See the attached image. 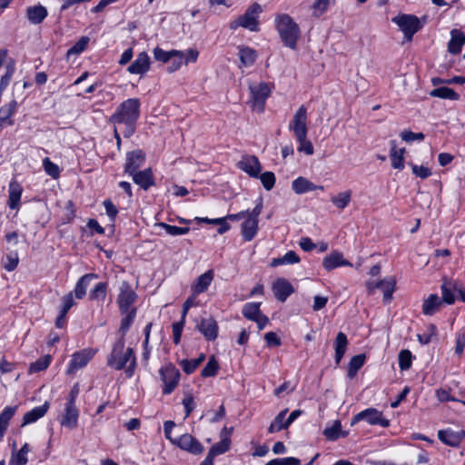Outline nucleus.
Masks as SVG:
<instances>
[{
  "mask_svg": "<svg viewBox=\"0 0 465 465\" xmlns=\"http://www.w3.org/2000/svg\"><path fill=\"white\" fill-rule=\"evenodd\" d=\"M140 106L139 99L129 98L121 103L110 117L111 123L123 127L122 134L125 138L131 137L135 132L140 116Z\"/></svg>",
  "mask_w": 465,
  "mask_h": 465,
  "instance_id": "nucleus-1",
  "label": "nucleus"
},
{
  "mask_svg": "<svg viewBox=\"0 0 465 465\" xmlns=\"http://www.w3.org/2000/svg\"><path fill=\"white\" fill-rule=\"evenodd\" d=\"M107 365L116 371L125 368V374L131 378L136 367V358L132 348L125 349V341L120 337L114 344L111 353L107 357Z\"/></svg>",
  "mask_w": 465,
  "mask_h": 465,
  "instance_id": "nucleus-2",
  "label": "nucleus"
},
{
  "mask_svg": "<svg viewBox=\"0 0 465 465\" xmlns=\"http://www.w3.org/2000/svg\"><path fill=\"white\" fill-rule=\"evenodd\" d=\"M275 28L283 45L295 50L301 31L294 20L287 14H278L275 17Z\"/></svg>",
  "mask_w": 465,
  "mask_h": 465,
  "instance_id": "nucleus-3",
  "label": "nucleus"
},
{
  "mask_svg": "<svg viewBox=\"0 0 465 465\" xmlns=\"http://www.w3.org/2000/svg\"><path fill=\"white\" fill-rule=\"evenodd\" d=\"M262 211V199L259 198L252 211L242 224V235L244 241H252L258 231L259 216Z\"/></svg>",
  "mask_w": 465,
  "mask_h": 465,
  "instance_id": "nucleus-4",
  "label": "nucleus"
},
{
  "mask_svg": "<svg viewBox=\"0 0 465 465\" xmlns=\"http://www.w3.org/2000/svg\"><path fill=\"white\" fill-rule=\"evenodd\" d=\"M392 22L399 26L408 41H411L422 26L420 19L413 15H397L392 18Z\"/></svg>",
  "mask_w": 465,
  "mask_h": 465,
  "instance_id": "nucleus-5",
  "label": "nucleus"
},
{
  "mask_svg": "<svg viewBox=\"0 0 465 465\" xmlns=\"http://www.w3.org/2000/svg\"><path fill=\"white\" fill-rule=\"evenodd\" d=\"M361 420H365L371 425H380L382 428L390 426L389 420L382 417L381 411L375 408H368L360 411L351 419V425L353 426Z\"/></svg>",
  "mask_w": 465,
  "mask_h": 465,
  "instance_id": "nucleus-6",
  "label": "nucleus"
},
{
  "mask_svg": "<svg viewBox=\"0 0 465 465\" xmlns=\"http://www.w3.org/2000/svg\"><path fill=\"white\" fill-rule=\"evenodd\" d=\"M161 380L164 386L163 388V393L168 395L172 393L177 387L180 380V371L173 364H168L162 367L159 371Z\"/></svg>",
  "mask_w": 465,
  "mask_h": 465,
  "instance_id": "nucleus-7",
  "label": "nucleus"
},
{
  "mask_svg": "<svg viewBox=\"0 0 465 465\" xmlns=\"http://www.w3.org/2000/svg\"><path fill=\"white\" fill-rule=\"evenodd\" d=\"M307 107L302 104L295 112L289 124V129L293 132L296 138L307 136Z\"/></svg>",
  "mask_w": 465,
  "mask_h": 465,
  "instance_id": "nucleus-8",
  "label": "nucleus"
},
{
  "mask_svg": "<svg viewBox=\"0 0 465 465\" xmlns=\"http://www.w3.org/2000/svg\"><path fill=\"white\" fill-rule=\"evenodd\" d=\"M249 88L252 95V108L262 112L265 102L272 92L270 85L262 82L258 84L250 85Z\"/></svg>",
  "mask_w": 465,
  "mask_h": 465,
  "instance_id": "nucleus-9",
  "label": "nucleus"
},
{
  "mask_svg": "<svg viewBox=\"0 0 465 465\" xmlns=\"http://www.w3.org/2000/svg\"><path fill=\"white\" fill-rule=\"evenodd\" d=\"M262 11V6L259 4L254 3L251 5L245 13L239 16L241 26L252 32H258L260 30L258 16Z\"/></svg>",
  "mask_w": 465,
  "mask_h": 465,
  "instance_id": "nucleus-10",
  "label": "nucleus"
},
{
  "mask_svg": "<svg viewBox=\"0 0 465 465\" xmlns=\"http://www.w3.org/2000/svg\"><path fill=\"white\" fill-rule=\"evenodd\" d=\"M181 450L187 451L193 455H200L204 451L203 445L193 435L184 433L175 438L174 444Z\"/></svg>",
  "mask_w": 465,
  "mask_h": 465,
  "instance_id": "nucleus-11",
  "label": "nucleus"
},
{
  "mask_svg": "<svg viewBox=\"0 0 465 465\" xmlns=\"http://www.w3.org/2000/svg\"><path fill=\"white\" fill-rule=\"evenodd\" d=\"M136 298L137 295L132 289L130 283L123 282L117 297V303L121 313H125L128 312V311H131V305L135 302Z\"/></svg>",
  "mask_w": 465,
  "mask_h": 465,
  "instance_id": "nucleus-12",
  "label": "nucleus"
},
{
  "mask_svg": "<svg viewBox=\"0 0 465 465\" xmlns=\"http://www.w3.org/2000/svg\"><path fill=\"white\" fill-rule=\"evenodd\" d=\"M146 155L141 149L128 152L125 157L124 163V173L128 175L133 174L139 171V169L144 164Z\"/></svg>",
  "mask_w": 465,
  "mask_h": 465,
  "instance_id": "nucleus-13",
  "label": "nucleus"
},
{
  "mask_svg": "<svg viewBox=\"0 0 465 465\" xmlns=\"http://www.w3.org/2000/svg\"><path fill=\"white\" fill-rule=\"evenodd\" d=\"M442 302L452 304L455 302L456 293L459 294L461 302H465V291L456 282L444 280L441 284Z\"/></svg>",
  "mask_w": 465,
  "mask_h": 465,
  "instance_id": "nucleus-14",
  "label": "nucleus"
},
{
  "mask_svg": "<svg viewBox=\"0 0 465 465\" xmlns=\"http://www.w3.org/2000/svg\"><path fill=\"white\" fill-rule=\"evenodd\" d=\"M95 350L86 348L76 351L72 355L67 373H74L77 370L84 368L94 356Z\"/></svg>",
  "mask_w": 465,
  "mask_h": 465,
  "instance_id": "nucleus-15",
  "label": "nucleus"
},
{
  "mask_svg": "<svg viewBox=\"0 0 465 465\" xmlns=\"http://www.w3.org/2000/svg\"><path fill=\"white\" fill-rule=\"evenodd\" d=\"M237 166L252 178H258L262 171L261 163L254 155H243L241 161L238 162Z\"/></svg>",
  "mask_w": 465,
  "mask_h": 465,
  "instance_id": "nucleus-16",
  "label": "nucleus"
},
{
  "mask_svg": "<svg viewBox=\"0 0 465 465\" xmlns=\"http://www.w3.org/2000/svg\"><path fill=\"white\" fill-rule=\"evenodd\" d=\"M151 65V61L146 52H141L137 54L135 60L128 66L127 71L132 74H144Z\"/></svg>",
  "mask_w": 465,
  "mask_h": 465,
  "instance_id": "nucleus-17",
  "label": "nucleus"
},
{
  "mask_svg": "<svg viewBox=\"0 0 465 465\" xmlns=\"http://www.w3.org/2000/svg\"><path fill=\"white\" fill-rule=\"evenodd\" d=\"M272 292L278 301L285 302L294 289L286 279L278 278L272 284Z\"/></svg>",
  "mask_w": 465,
  "mask_h": 465,
  "instance_id": "nucleus-18",
  "label": "nucleus"
},
{
  "mask_svg": "<svg viewBox=\"0 0 465 465\" xmlns=\"http://www.w3.org/2000/svg\"><path fill=\"white\" fill-rule=\"evenodd\" d=\"M196 328L208 341H214L218 336L219 328L213 318L203 319Z\"/></svg>",
  "mask_w": 465,
  "mask_h": 465,
  "instance_id": "nucleus-19",
  "label": "nucleus"
},
{
  "mask_svg": "<svg viewBox=\"0 0 465 465\" xmlns=\"http://www.w3.org/2000/svg\"><path fill=\"white\" fill-rule=\"evenodd\" d=\"M134 183L139 185L143 190L147 191L155 184L152 168H146L138 171L130 175Z\"/></svg>",
  "mask_w": 465,
  "mask_h": 465,
  "instance_id": "nucleus-20",
  "label": "nucleus"
},
{
  "mask_svg": "<svg viewBox=\"0 0 465 465\" xmlns=\"http://www.w3.org/2000/svg\"><path fill=\"white\" fill-rule=\"evenodd\" d=\"M322 266L327 271H331L341 266H351V263L343 258L341 252L333 251L322 261Z\"/></svg>",
  "mask_w": 465,
  "mask_h": 465,
  "instance_id": "nucleus-21",
  "label": "nucleus"
},
{
  "mask_svg": "<svg viewBox=\"0 0 465 465\" xmlns=\"http://www.w3.org/2000/svg\"><path fill=\"white\" fill-rule=\"evenodd\" d=\"M292 189L297 194H303L314 190L323 191L324 187L322 185H315L307 178L300 176L292 181Z\"/></svg>",
  "mask_w": 465,
  "mask_h": 465,
  "instance_id": "nucleus-22",
  "label": "nucleus"
},
{
  "mask_svg": "<svg viewBox=\"0 0 465 465\" xmlns=\"http://www.w3.org/2000/svg\"><path fill=\"white\" fill-rule=\"evenodd\" d=\"M78 417L79 411L76 405L65 404L64 414L61 420V425L68 429H74L77 427Z\"/></svg>",
  "mask_w": 465,
  "mask_h": 465,
  "instance_id": "nucleus-23",
  "label": "nucleus"
},
{
  "mask_svg": "<svg viewBox=\"0 0 465 465\" xmlns=\"http://www.w3.org/2000/svg\"><path fill=\"white\" fill-rule=\"evenodd\" d=\"M48 15L47 9L42 5L28 6L26 8V17L33 25L41 24Z\"/></svg>",
  "mask_w": 465,
  "mask_h": 465,
  "instance_id": "nucleus-24",
  "label": "nucleus"
},
{
  "mask_svg": "<svg viewBox=\"0 0 465 465\" xmlns=\"http://www.w3.org/2000/svg\"><path fill=\"white\" fill-rule=\"evenodd\" d=\"M49 409V403L45 401L43 405L35 407L33 410L27 411L23 417L22 426H25L35 422L40 418L44 417Z\"/></svg>",
  "mask_w": 465,
  "mask_h": 465,
  "instance_id": "nucleus-25",
  "label": "nucleus"
},
{
  "mask_svg": "<svg viewBox=\"0 0 465 465\" xmlns=\"http://www.w3.org/2000/svg\"><path fill=\"white\" fill-rule=\"evenodd\" d=\"M8 206L12 210L18 209L21 200V195L23 193L22 186L15 181H12L9 183V189H8Z\"/></svg>",
  "mask_w": 465,
  "mask_h": 465,
  "instance_id": "nucleus-26",
  "label": "nucleus"
},
{
  "mask_svg": "<svg viewBox=\"0 0 465 465\" xmlns=\"http://www.w3.org/2000/svg\"><path fill=\"white\" fill-rule=\"evenodd\" d=\"M98 275L95 273H86L83 275L76 282L74 293L79 300L83 299L86 294V290L90 285L91 282L97 279Z\"/></svg>",
  "mask_w": 465,
  "mask_h": 465,
  "instance_id": "nucleus-27",
  "label": "nucleus"
},
{
  "mask_svg": "<svg viewBox=\"0 0 465 465\" xmlns=\"http://www.w3.org/2000/svg\"><path fill=\"white\" fill-rule=\"evenodd\" d=\"M404 148L397 149L396 142L394 140L391 141L390 158L392 168L398 170L404 168Z\"/></svg>",
  "mask_w": 465,
  "mask_h": 465,
  "instance_id": "nucleus-28",
  "label": "nucleus"
},
{
  "mask_svg": "<svg viewBox=\"0 0 465 465\" xmlns=\"http://www.w3.org/2000/svg\"><path fill=\"white\" fill-rule=\"evenodd\" d=\"M451 38L448 45V50L452 54H458L461 52V47L465 44V35L457 29L450 32Z\"/></svg>",
  "mask_w": 465,
  "mask_h": 465,
  "instance_id": "nucleus-29",
  "label": "nucleus"
},
{
  "mask_svg": "<svg viewBox=\"0 0 465 465\" xmlns=\"http://www.w3.org/2000/svg\"><path fill=\"white\" fill-rule=\"evenodd\" d=\"M443 303L437 294H430L422 304V312L425 315H433L440 310Z\"/></svg>",
  "mask_w": 465,
  "mask_h": 465,
  "instance_id": "nucleus-30",
  "label": "nucleus"
},
{
  "mask_svg": "<svg viewBox=\"0 0 465 465\" xmlns=\"http://www.w3.org/2000/svg\"><path fill=\"white\" fill-rule=\"evenodd\" d=\"M348 344L349 341L346 334L341 331L338 332L334 341L335 362L337 365L340 364L341 359L343 358Z\"/></svg>",
  "mask_w": 465,
  "mask_h": 465,
  "instance_id": "nucleus-31",
  "label": "nucleus"
},
{
  "mask_svg": "<svg viewBox=\"0 0 465 465\" xmlns=\"http://www.w3.org/2000/svg\"><path fill=\"white\" fill-rule=\"evenodd\" d=\"M439 440L445 445L450 447H459L460 445V438L458 433L450 429L440 430L438 431Z\"/></svg>",
  "mask_w": 465,
  "mask_h": 465,
  "instance_id": "nucleus-32",
  "label": "nucleus"
},
{
  "mask_svg": "<svg viewBox=\"0 0 465 465\" xmlns=\"http://www.w3.org/2000/svg\"><path fill=\"white\" fill-rule=\"evenodd\" d=\"M213 280V270H209V271L205 272L204 273H203L202 275H200L197 278L196 282L193 285V292L196 294L204 292L210 286Z\"/></svg>",
  "mask_w": 465,
  "mask_h": 465,
  "instance_id": "nucleus-33",
  "label": "nucleus"
},
{
  "mask_svg": "<svg viewBox=\"0 0 465 465\" xmlns=\"http://www.w3.org/2000/svg\"><path fill=\"white\" fill-rule=\"evenodd\" d=\"M239 58L242 65L251 66L252 65L257 58V53L254 49L249 46H239Z\"/></svg>",
  "mask_w": 465,
  "mask_h": 465,
  "instance_id": "nucleus-34",
  "label": "nucleus"
},
{
  "mask_svg": "<svg viewBox=\"0 0 465 465\" xmlns=\"http://www.w3.org/2000/svg\"><path fill=\"white\" fill-rule=\"evenodd\" d=\"M18 104L16 100L13 99L9 104H5L0 107V124L8 123V124H13V121L11 120L12 116L16 112Z\"/></svg>",
  "mask_w": 465,
  "mask_h": 465,
  "instance_id": "nucleus-35",
  "label": "nucleus"
},
{
  "mask_svg": "<svg viewBox=\"0 0 465 465\" xmlns=\"http://www.w3.org/2000/svg\"><path fill=\"white\" fill-rule=\"evenodd\" d=\"M347 434V432H343L341 430V423L340 420H335L331 427H327L323 430V435L327 440L331 441H334L341 437L344 438Z\"/></svg>",
  "mask_w": 465,
  "mask_h": 465,
  "instance_id": "nucleus-36",
  "label": "nucleus"
},
{
  "mask_svg": "<svg viewBox=\"0 0 465 465\" xmlns=\"http://www.w3.org/2000/svg\"><path fill=\"white\" fill-rule=\"evenodd\" d=\"M396 282L393 278L385 279L378 282L375 287L383 291V300L385 302L391 301L394 292Z\"/></svg>",
  "mask_w": 465,
  "mask_h": 465,
  "instance_id": "nucleus-37",
  "label": "nucleus"
},
{
  "mask_svg": "<svg viewBox=\"0 0 465 465\" xmlns=\"http://www.w3.org/2000/svg\"><path fill=\"white\" fill-rule=\"evenodd\" d=\"M205 360V355L201 353L196 359L187 360L183 359L179 362V365L182 367L183 371L186 374L193 373Z\"/></svg>",
  "mask_w": 465,
  "mask_h": 465,
  "instance_id": "nucleus-38",
  "label": "nucleus"
},
{
  "mask_svg": "<svg viewBox=\"0 0 465 465\" xmlns=\"http://www.w3.org/2000/svg\"><path fill=\"white\" fill-rule=\"evenodd\" d=\"M231 448V439L227 437L221 438V440L215 444H213L209 451L208 454L212 457L215 458L218 455H222L225 452H227Z\"/></svg>",
  "mask_w": 465,
  "mask_h": 465,
  "instance_id": "nucleus-39",
  "label": "nucleus"
},
{
  "mask_svg": "<svg viewBox=\"0 0 465 465\" xmlns=\"http://www.w3.org/2000/svg\"><path fill=\"white\" fill-rule=\"evenodd\" d=\"M365 359L366 357L364 354H358L351 359L348 364L347 372V375L350 379H352L356 376L358 371L363 366Z\"/></svg>",
  "mask_w": 465,
  "mask_h": 465,
  "instance_id": "nucleus-40",
  "label": "nucleus"
},
{
  "mask_svg": "<svg viewBox=\"0 0 465 465\" xmlns=\"http://www.w3.org/2000/svg\"><path fill=\"white\" fill-rule=\"evenodd\" d=\"M300 262V257L294 251L287 252L283 256L272 259L271 266L276 267L283 264H294Z\"/></svg>",
  "mask_w": 465,
  "mask_h": 465,
  "instance_id": "nucleus-41",
  "label": "nucleus"
},
{
  "mask_svg": "<svg viewBox=\"0 0 465 465\" xmlns=\"http://www.w3.org/2000/svg\"><path fill=\"white\" fill-rule=\"evenodd\" d=\"M430 94L433 97H439L453 101H457L460 99V95L453 89L445 86L433 89Z\"/></svg>",
  "mask_w": 465,
  "mask_h": 465,
  "instance_id": "nucleus-42",
  "label": "nucleus"
},
{
  "mask_svg": "<svg viewBox=\"0 0 465 465\" xmlns=\"http://www.w3.org/2000/svg\"><path fill=\"white\" fill-rule=\"evenodd\" d=\"M125 316L121 321V325L119 328V332L121 333V337L124 340V336L127 333L129 328L133 324L135 316H136V309L132 308L131 311L124 313Z\"/></svg>",
  "mask_w": 465,
  "mask_h": 465,
  "instance_id": "nucleus-43",
  "label": "nucleus"
},
{
  "mask_svg": "<svg viewBox=\"0 0 465 465\" xmlns=\"http://www.w3.org/2000/svg\"><path fill=\"white\" fill-rule=\"evenodd\" d=\"M108 284L107 282H98L89 293V299L91 301H102L104 302L106 297Z\"/></svg>",
  "mask_w": 465,
  "mask_h": 465,
  "instance_id": "nucleus-44",
  "label": "nucleus"
},
{
  "mask_svg": "<svg viewBox=\"0 0 465 465\" xmlns=\"http://www.w3.org/2000/svg\"><path fill=\"white\" fill-rule=\"evenodd\" d=\"M260 302H248L242 308V315L250 320L253 321L262 313L260 310Z\"/></svg>",
  "mask_w": 465,
  "mask_h": 465,
  "instance_id": "nucleus-45",
  "label": "nucleus"
},
{
  "mask_svg": "<svg viewBox=\"0 0 465 465\" xmlns=\"http://www.w3.org/2000/svg\"><path fill=\"white\" fill-rule=\"evenodd\" d=\"M287 412L288 409H284L276 415L268 428L269 433H274L285 430L284 418Z\"/></svg>",
  "mask_w": 465,
  "mask_h": 465,
  "instance_id": "nucleus-46",
  "label": "nucleus"
},
{
  "mask_svg": "<svg viewBox=\"0 0 465 465\" xmlns=\"http://www.w3.org/2000/svg\"><path fill=\"white\" fill-rule=\"evenodd\" d=\"M351 199V191L340 193L338 195L331 197V203L339 209L343 210L348 206Z\"/></svg>",
  "mask_w": 465,
  "mask_h": 465,
  "instance_id": "nucleus-47",
  "label": "nucleus"
},
{
  "mask_svg": "<svg viewBox=\"0 0 465 465\" xmlns=\"http://www.w3.org/2000/svg\"><path fill=\"white\" fill-rule=\"evenodd\" d=\"M90 39L88 36H82L71 48L67 50L66 56L77 55L84 52L89 43Z\"/></svg>",
  "mask_w": 465,
  "mask_h": 465,
  "instance_id": "nucleus-48",
  "label": "nucleus"
},
{
  "mask_svg": "<svg viewBox=\"0 0 465 465\" xmlns=\"http://www.w3.org/2000/svg\"><path fill=\"white\" fill-rule=\"evenodd\" d=\"M51 363V356L45 355L32 362L29 367V373H36L45 370Z\"/></svg>",
  "mask_w": 465,
  "mask_h": 465,
  "instance_id": "nucleus-49",
  "label": "nucleus"
},
{
  "mask_svg": "<svg viewBox=\"0 0 465 465\" xmlns=\"http://www.w3.org/2000/svg\"><path fill=\"white\" fill-rule=\"evenodd\" d=\"M399 367L401 371H407L411 368L412 362V354L409 350H401L398 356Z\"/></svg>",
  "mask_w": 465,
  "mask_h": 465,
  "instance_id": "nucleus-50",
  "label": "nucleus"
},
{
  "mask_svg": "<svg viewBox=\"0 0 465 465\" xmlns=\"http://www.w3.org/2000/svg\"><path fill=\"white\" fill-rule=\"evenodd\" d=\"M17 410V406H8L0 413V427L8 428L10 420L14 417Z\"/></svg>",
  "mask_w": 465,
  "mask_h": 465,
  "instance_id": "nucleus-51",
  "label": "nucleus"
},
{
  "mask_svg": "<svg viewBox=\"0 0 465 465\" xmlns=\"http://www.w3.org/2000/svg\"><path fill=\"white\" fill-rule=\"evenodd\" d=\"M160 227L163 228L165 232L172 236L183 235L189 232V227H178L175 225H170L165 223H160L158 224Z\"/></svg>",
  "mask_w": 465,
  "mask_h": 465,
  "instance_id": "nucleus-52",
  "label": "nucleus"
},
{
  "mask_svg": "<svg viewBox=\"0 0 465 465\" xmlns=\"http://www.w3.org/2000/svg\"><path fill=\"white\" fill-rule=\"evenodd\" d=\"M184 53L182 51L176 50V54H173L172 60H169L170 65L167 68L169 73H173L179 70L183 64Z\"/></svg>",
  "mask_w": 465,
  "mask_h": 465,
  "instance_id": "nucleus-53",
  "label": "nucleus"
},
{
  "mask_svg": "<svg viewBox=\"0 0 465 465\" xmlns=\"http://www.w3.org/2000/svg\"><path fill=\"white\" fill-rule=\"evenodd\" d=\"M261 183L265 190L271 191L275 184V174L272 172H264L262 173H259V177Z\"/></svg>",
  "mask_w": 465,
  "mask_h": 465,
  "instance_id": "nucleus-54",
  "label": "nucleus"
},
{
  "mask_svg": "<svg viewBox=\"0 0 465 465\" xmlns=\"http://www.w3.org/2000/svg\"><path fill=\"white\" fill-rule=\"evenodd\" d=\"M173 54H176V50L165 51L158 46L153 49L154 59L163 63H168L169 60H172Z\"/></svg>",
  "mask_w": 465,
  "mask_h": 465,
  "instance_id": "nucleus-55",
  "label": "nucleus"
},
{
  "mask_svg": "<svg viewBox=\"0 0 465 465\" xmlns=\"http://www.w3.org/2000/svg\"><path fill=\"white\" fill-rule=\"evenodd\" d=\"M219 369V364L214 357H211L205 365V367L202 370L201 375L203 377H213L216 375Z\"/></svg>",
  "mask_w": 465,
  "mask_h": 465,
  "instance_id": "nucleus-56",
  "label": "nucleus"
},
{
  "mask_svg": "<svg viewBox=\"0 0 465 465\" xmlns=\"http://www.w3.org/2000/svg\"><path fill=\"white\" fill-rule=\"evenodd\" d=\"M43 166L45 173L52 178H58L60 175V169L57 164L53 163L48 157L43 160Z\"/></svg>",
  "mask_w": 465,
  "mask_h": 465,
  "instance_id": "nucleus-57",
  "label": "nucleus"
},
{
  "mask_svg": "<svg viewBox=\"0 0 465 465\" xmlns=\"http://www.w3.org/2000/svg\"><path fill=\"white\" fill-rule=\"evenodd\" d=\"M265 465H301V460L293 457L276 458L268 461Z\"/></svg>",
  "mask_w": 465,
  "mask_h": 465,
  "instance_id": "nucleus-58",
  "label": "nucleus"
},
{
  "mask_svg": "<svg viewBox=\"0 0 465 465\" xmlns=\"http://www.w3.org/2000/svg\"><path fill=\"white\" fill-rule=\"evenodd\" d=\"M410 165L411 166L412 173L417 177H420L421 179H427L431 175L430 169L424 165H417L411 163H410Z\"/></svg>",
  "mask_w": 465,
  "mask_h": 465,
  "instance_id": "nucleus-59",
  "label": "nucleus"
},
{
  "mask_svg": "<svg viewBox=\"0 0 465 465\" xmlns=\"http://www.w3.org/2000/svg\"><path fill=\"white\" fill-rule=\"evenodd\" d=\"M401 139L406 143H411L413 141H423L425 135L423 133H413L410 130H404L401 133Z\"/></svg>",
  "mask_w": 465,
  "mask_h": 465,
  "instance_id": "nucleus-60",
  "label": "nucleus"
},
{
  "mask_svg": "<svg viewBox=\"0 0 465 465\" xmlns=\"http://www.w3.org/2000/svg\"><path fill=\"white\" fill-rule=\"evenodd\" d=\"M299 143L298 151L303 152L307 155L313 154V145L311 141L307 140V136L302 138H296Z\"/></svg>",
  "mask_w": 465,
  "mask_h": 465,
  "instance_id": "nucleus-61",
  "label": "nucleus"
},
{
  "mask_svg": "<svg viewBox=\"0 0 465 465\" xmlns=\"http://www.w3.org/2000/svg\"><path fill=\"white\" fill-rule=\"evenodd\" d=\"M15 442L13 444V451L11 455L10 460L18 463L19 465H26L28 462L27 455L22 453L21 451H15Z\"/></svg>",
  "mask_w": 465,
  "mask_h": 465,
  "instance_id": "nucleus-62",
  "label": "nucleus"
},
{
  "mask_svg": "<svg viewBox=\"0 0 465 465\" xmlns=\"http://www.w3.org/2000/svg\"><path fill=\"white\" fill-rule=\"evenodd\" d=\"M185 321L181 319L180 322L173 323V342L175 344H179L182 337L183 329L184 326Z\"/></svg>",
  "mask_w": 465,
  "mask_h": 465,
  "instance_id": "nucleus-63",
  "label": "nucleus"
},
{
  "mask_svg": "<svg viewBox=\"0 0 465 465\" xmlns=\"http://www.w3.org/2000/svg\"><path fill=\"white\" fill-rule=\"evenodd\" d=\"M104 206L105 208L106 214L108 215L110 221L114 222L116 216L118 214L117 207L109 199H107L104 202Z\"/></svg>",
  "mask_w": 465,
  "mask_h": 465,
  "instance_id": "nucleus-64",
  "label": "nucleus"
}]
</instances>
